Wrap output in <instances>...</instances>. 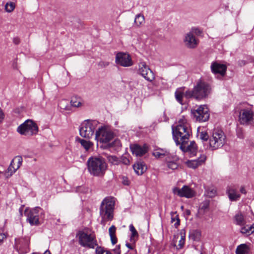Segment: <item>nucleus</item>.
<instances>
[{
  "instance_id": "obj_36",
  "label": "nucleus",
  "mask_w": 254,
  "mask_h": 254,
  "mask_svg": "<svg viewBox=\"0 0 254 254\" xmlns=\"http://www.w3.org/2000/svg\"><path fill=\"white\" fill-rule=\"evenodd\" d=\"M252 229L253 228H251V226H246L242 228L241 232L243 234L249 235L254 233Z\"/></svg>"
},
{
  "instance_id": "obj_45",
  "label": "nucleus",
  "mask_w": 254,
  "mask_h": 254,
  "mask_svg": "<svg viewBox=\"0 0 254 254\" xmlns=\"http://www.w3.org/2000/svg\"><path fill=\"white\" fill-rule=\"evenodd\" d=\"M216 190L215 189H212L210 191H208L207 195L210 197L214 196L216 193Z\"/></svg>"
},
{
  "instance_id": "obj_47",
  "label": "nucleus",
  "mask_w": 254,
  "mask_h": 254,
  "mask_svg": "<svg viewBox=\"0 0 254 254\" xmlns=\"http://www.w3.org/2000/svg\"><path fill=\"white\" fill-rule=\"evenodd\" d=\"M12 42L15 45H18L20 42V40L19 37H15L13 38Z\"/></svg>"
},
{
  "instance_id": "obj_31",
  "label": "nucleus",
  "mask_w": 254,
  "mask_h": 254,
  "mask_svg": "<svg viewBox=\"0 0 254 254\" xmlns=\"http://www.w3.org/2000/svg\"><path fill=\"white\" fill-rule=\"evenodd\" d=\"M235 221L236 224L240 226H243L246 224L244 216L241 213H239L235 215Z\"/></svg>"
},
{
  "instance_id": "obj_57",
  "label": "nucleus",
  "mask_w": 254,
  "mask_h": 254,
  "mask_svg": "<svg viewBox=\"0 0 254 254\" xmlns=\"http://www.w3.org/2000/svg\"><path fill=\"white\" fill-rule=\"evenodd\" d=\"M238 136L240 137V138H243V136L242 135H238Z\"/></svg>"
},
{
  "instance_id": "obj_38",
  "label": "nucleus",
  "mask_w": 254,
  "mask_h": 254,
  "mask_svg": "<svg viewBox=\"0 0 254 254\" xmlns=\"http://www.w3.org/2000/svg\"><path fill=\"white\" fill-rule=\"evenodd\" d=\"M199 138L203 141H207L209 138V135L205 131L200 132L198 135Z\"/></svg>"
},
{
  "instance_id": "obj_30",
  "label": "nucleus",
  "mask_w": 254,
  "mask_h": 254,
  "mask_svg": "<svg viewBox=\"0 0 254 254\" xmlns=\"http://www.w3.org/2000/svg\"><path fill=\"white\" fill-rule=\"evenodd\" d=\"M129 230L131 233L130 241L131 242L135 243L138 236V233L132 224L129 225Z\"/></svg>"
},
{
  "instance_id": "obj_42",
  "label": "nucleus",
  "mask_w": 254,
  "mask_h": 254,
  "mask_svg": "<svg viewBox=\"0 0 254 254\" xmlns=\"http://www.w3.org/2000/svg\"><path fill=\"white\" fill-rule=\"evenodd\" d=\"M120 145H121V143H120V140L119 139H115L112 143L109 144V146L112 147L114 145L119 146H120Z\"/></svg>"
},
{
  "instance_id": "obj_50",
  "label": "nucleus",
  "mask_w": 254,
  "mask_h": 254,
  "mask_svg": "<svg viewBox=\"0 0 254 254\" xmlns=\"http://www.w3.org/2000/svg\"><path fill=\"white\" fill-rule=\"evenodd\" d=\"M240 192L242 193L246 194L247 193V191L245 190V188L244 187H242L240 189Z\"/></svg>"
},
{
  "instance_id": "obj_27",
  "label": "nucleus",
  "mask_w": 254,
  "mask_h": 254,
  "mask_svg": "<svg viewBox=\"0 0 254 254\" xmlns=\"http://www.w3.org/2000/svg\"><path fill=\"white\" fill-rule=\"evenodd\" d=\"M184 88L177 89L175 93V98L177 101L181 104L183 105V98L185 97V93H184Z\"/></svg>"
},
{
  "instance_id": "obj_34",
  "label": "nucleus",
  "mask_w": 254,
  "mask_h": 254,
  "mask_svg": "<svg viewBox=\"0 0 254 254\" xmlns=\"http://www.w3.org/2000/svg\"><path fill=\"white\" fill-rule=\"evenodd\" d=\"M71 105L74 107H79L82 105V100L80 98L74 97L70 101Z\"/></svg>"
},
{
  "instance_id": "obj_10",
  "label": "nucleus",
  "mask_w": 254,
  "mask_h": 254,
  "mask_svg": "<svg viewBox=\"0 0 254 254\" xmlns=\"http://www.w3.org/2000/svg\"><path fill=\"white\" fill-rule=\"evenodd\" d=\"M114 137V132L105 127L99 128L95 133V139L102 143L109 142Z\"/></svg>"
},
{
  "instance_id": "obj_1",
  "label": "nucleus",
  "mask_w": 254,
  "mask_h": 254,
  "mask_svg": "<svg viewBox=\"0 0 254 254\" xmlns=\"http://www.w3.org/2000/svg\"><path fill=\"white\" fill-rule=\"evenodd\" d=\"M172 133L174 141L177 145H180V149L184 152H190L195 155L197 146L194 141H191L189 145L190 129L185 119H180L178 124L175 127L172 126Z\"/></svg>"
},
{
  "instance_id": "obj_37",
  "label": "nucleus",
  "mask_w": 254,
  "mask_h": 254,
  "mask_svg": "<svg viewBox=\"0 0 254 254\" xmlns=\"http://www.w3.org/2000/svg\"><path fill=\"white\" fill-rule=\"evenodd\" d=\"M15 6V4L13 2H7L5 5V9L7 12H10L14 10Z\"/></svg>"
},
{
  "instance_id": "obj_8",
  "label": "nucleus",
  "mask_w": 254,
  "mask_h": 254,
  "mask_svg": "<svg viewBox=\"0 0 254 254\" xmlns=\"http://www.w3.org/2000/svg\"><path fill=\"white\" fill-rule=\"evenodd\" d=\"M226 141V137L223 131L214 130L209 138V146L213 150L222 147Z\"/></svg>"
},
{
  "instance_id": "obj_24",
  "label": "nucleus",
  "mask_w": 254,
  "mask_h": 254,
  "mask_svg": "<svg viewBox=\"0 0 254 254\" xmlns=\"http://www.w3.org/2000/svg\"><path fill=\"white\" fill-rule=\"evenodd\" d=\"M227 193L231 201H237L239 200L241 196L240 194L237 192L236 190L232 187H229L227 189Z\"/></svg>"
},
{
  "instance_id": "obj_51",
  "label": "nucleus",
  "mask_w": 254,
  "mask_h": 254,
  "mask_svg": "<svg viewBox=\"0 0 254 254\" xmlns=\"http://www.w3.org/2000/svg\"><path fill=\"white\" fill-rule=\"evenodd\" d=\"M125 254H136V252L135 251H128Z\"/></svg>"
},
{
  "instance_id": "obj_28",
  "label": "nucleus",
  "mask_w": 254,
  "mask_h": 254,
  "mask_svg": "<svg viewBox=\"0 0 254 254\" xmlns=\"http://www.w3.org/2000/svg\"><path fill=\"white\" fill-rule=\"evenodd\" d=\"M116 228L112 225L109 229V235L111 238L112 243L114 245L117 242V238L116 237Z\"/></svg>"
},
{
  "instance_id": "obj_4",
  "label": "nucleus",
  "mask_w": 254,
  "mask_h": 254,
  "mask_svg": "<svg viewBox=\"0 0 254 254\" xmlns=\"http://www.w3.org/2000/svg\"><path fill=\"white\" fill-rule=\"evenodd\" d=\"M211 91L210 85L203 81L197 82L192 90H187L185 92V98L189 99L193 98L196 100H201L206 98Z\"/></svg>"
},
{
  "instance_id": "obj_49",
  "label": "nucleus",
  "mask_w": 254,
  "mask_h": 254,
  "mask_svg": "<svg viewBox=\"0 0 254 254\" xmlns=\"http://www.w3.org/2000/svg\"><path fill=\"white\" fill-rule=\"evenodd\" d=\"M4 115L2 111V110L0 108V124L2 123L4 119Z\"/></svg>"
},
{
  "instance_id": "obj_11",
  "label": "nucleus",
  "mask_w": 254,
  "mask_h": 254,
  "mask_svg": "<svg viewBox=\"0 0 254 254\" xmlns=\"http://www.w3.org/2000/svg\"><path fill=\"white\" fill-rule=\"evenodd\" d=\"M239 120L241 125L245 126H254V113L251 109H242L240 111Z\"/></svg>"
},
{
  "instance_id": "obj_35",
  "label": "nucleus",
  "mask_w": 254,
  "mask_h": 254,
  "mask_svg": "<svg viewBox=\"0 0 254 254\" xmlns=\"http://www.w3.org/2000/svg\"><path fill=\"white\" fill-rule=\"evenodd\" d=\"M107 159L110 163L114 165H118L120 163V159L115 156H108Z\"/></svg>"
},
{
  "instance_id": "obj_17",
  "label": "nucleus",
  "mask_w": 254,
  "mask_h": 254,
  "mask_svg": "<svg viewBox=\"0 0 254 254\" xmlns=\"http://www.w3.org/2000/svg\"><path fill=\"white\" fill-rule=\"evenodd\" d=\"M211 69L214 74H218L221 76H223L225 74L227 66L224 64L215 62L212 63Z\"/></svg>"
},
{
  "instance_id": "obj_52",
  "label": "nucleus",
  "mask_w": 254,
  "mask_h": 254,
  "mask_svg": "<svg viewBox=\"0 0 254 254\" xmlns=\"http://www.w3.org/2000/svg\"><path fill=\"white\" fill-rule=\"evenodd\" d=\"M123 183L124 185H129V183H128V181H126V180H124V182H123Z\"/></svg>"
},
{
  "instance_id": "obj_58",
  "label": "nucleus",
  "mask_w": 254,
  "mask_h": 254,
  "mask_svg": "<svg viewBox=\"0 0 254 254\" xmlns=\"http://www.w3.org/2000/svg\"><path fill=\"white\" fill-rule=\"evenodd\" d=\"M32 254H39L38 253H33Z\"/></svg>"
},
{
  "instance_id": "obj_56",
  "label": "nucleus",
  "mask_w": 254,
  "mask_h": 254,
  "mask_svg": "<svg viewBox=\"0 0 254 254\" xmlns=\"http://www.w3.org/2000/svg\"><path fill=\"white\" fill-rule=\"evenodd\" d=\"M251 227L253 228L252 230H253V231L254 233V223L252 226H251Z\"/></svg>"
},
{
  "instance_id": "obj_55",
  "label": "nucleus",
  "mask_w": 254,
  "mask_h": 254,
  "mask_svg": "<svg viewBox=\"0 0 254 254\" xmlns=\"http://www.w3.org/2000/svg\"><path fill=\"white\" fill-rule=\"evenodd\" d=\"M44 254H51V252L49 250H47L44 252Z\"/></svg>"
},
{
  "instance_id": "obj_16",
  "label": "nucleus",
  "mask_w": 254,
  "mask_h": 254,
  "mask_svg": "<svg viewBox=\"0 0 254 254\" xmlns=\"http://www.w3.org/2000/svg\"><path fill=\"white\" fill-rule=\"evenodd\" d=\"M184 42L187 48L194 49L198 45L199 40L195 37L192 32H188L185 36Z\"/></svg>"
},
{
  "instance_id": "obj_33",
  "label": "nucleus",
  "mask_w": 254,
  "mask_h": 254,
  "mask_svg": "<svg viewBox=\"0 0 254 254\" xmlns=\"http://www.w3.org/2000/svg\"><path fill=\"white\" fill-rule=\"evenodd\" d=\"M79 142L81 145L83 147L86 151H88L90 148L93 146V143L89 141L84 140L83 139H78Z\"/></svg>"
},
{
  "instance_id": "obj_9",
  "label": "nucleus",
  "mask_w": 254,
  "mask_h": 254,
  "mask_svg": "<svg viewBox=\"0 0 254 254\" xmlns=\"http://www.w3.org/2000/svg\"><path fill=\"white\" fill-rule=\"evenodd\" d=\"M97 123L95 121H85L81 125L80 135L84 138L92 137L95 131Z\"/></svg>"
},
{
  "instance_id": "obj_18",
  "label": "nucleus",
  "mask_w": 254,
  "mask_h": 254,
  "mask_svg": "<svg viewBox=\"0 0 254 254\" xmlns=\"http://www.w3.org/2000/svg\"><path fill=\"white\" fill-rule=\"evenodd\" d=\"M22 162V158L21 156H16L11 161V163L7 169L8 173L11 176L20 167Z\"/></svg>"
},
{
  "instance_id": "obj_48",
  "label": "nucleus",
  "mask_w": 254,
  "mask_h": 254,
  "mask_svg": "<svg viewBox=\"0 0 254 254\" xmlns=\"http://www.w3.org/2000/svg\"><path fill=\"white\" fill-rule=\"evenodd\" d=\"M99 64L102 67H106L109 65V63L107 62L102 61L99 63Z\"/></svg>"
},
{
  "instance_id": "obj_29",
  "label": "nucleus",
  "mask_w": 254,
  "mask_h": 254,
  "mask_svg": "<svg viewBox=\"0 0 254 254\" xmlns=\"http://www.w3.org/2000/svg\"><path fill=\"white\" fill-rule=\"evenodd\" d=\"M171 222L172 223H174V226L175 228H177L180 225V220L179 218L178 215L177 214V212H171Z\"/></svg>"
},
{
  "instance_id": "obj_53",
  "label": "nucleus",
  "mask_w": 254,
  "mask_h": 254,
  "mask_svg": "<svg viewBox=\"0 0 254 254\" xmlns=\"http://www.w3.org/2000/svg\"><path fill=\"white\" fill-rule=\"evenodd\" d=\"M186 213L188 215H190V211L189 210H187L186 211Z\"/></svg>"
},
{
  "instance_id": "obj_12",
  "label": "nucleus",
  "mask_w": 254,
  "mask_h": 254,
  "mask_svg": "<svg viewBox=\"0 0 254 254\" xmlns=\"http://www.w3.org/2000/svg\"><path fill=\"white\" fill-rule=\"evenodd\" d=\"M191 114L196 121L199 122H205L209 118V110L205 105H201L191 110Z\"/></svg>"
},
{
  "instance_id": "obj_6",
  "label": "nucleus",
  "mask_w": 254,
  "mask_h": 254,
  "mask_svg": "<svg viewBox=\"0 0 254 254\" xmlns=\"http://www.w3.org/2000/svg\"><path fill=\"white\" fill-rule=\"evenodd\" d=\"M78 238L79 244L83 247L94 249L98 246L95 236L93 234H88L83 231H79L76 234Z\"/></svg>"
},
{
  "instance_id": "obj_22",
  "label": "nucleus",
  "mask_w": 254,
  "mask_h": 254,
  "mask_svg": "<svg viewBox=\"0 0 254 254\" xmlns=\"http://www.w3.org/2000/svg\"><path fill=\"white\" fill-rule=\"evenodd\" d=\"M178 158L176 157H167L166 158V162L167 167L172 170L177 169L179 167L178 163Z\"/></svg>"
},
{
  "instance_id": "obj_15",
  "label": "nucleus",
  "mask_w": 254,
  "mask_h": 254,
  "mask_svg": "<svg viewBox=\"0 0 254 254\" xmlns=\"http://www.w3.org/2000/svg\"><path fill=\"white\" fill-rule=\"evenodd\" d=\"M173 192L180 197L186 198H191L195 195L194 190L188 186H184L182 189L175 187L173 189Z\"/></svg>"
},
{
  "instance_id": "obj_39",
  "label": "nucleus",
  "mask_w": 254,
  "mask_h": 254,
  "mask_svg": "<svg viewBox=\"0 0 254 254\" xmlns=\"http://www.w3.org/2000/svg\"><path fill=\"white\" fill-rule=\"evenodd\" d=\"M96 254H112L110 252L105 251L101 247L97 246L96 249Z\"/></svg>"
},
{
  "instance_id": "obj_21",
  "label": "nucleus",
  "mask_w": 254,
  "mask_h": 254,
  "mask_svg": "<svg viewBox=\"0 0 254 254\" xmlns=\"http://www.w3.org/2000/svg\"><path fill=\"white\" fill-rule=\"evenodd\" d=\"M131 150L133 154L141 156L147 152V148L146 146H142L135 144L131 147Z\"/></svg>"
},
{
  "instance_id": "obj_2",
  "label": "nucleus",
  "mask_w": 254,
  "mask_h": 254,
  "mask_svg": "<svg viewBox=\"0 0 254 254\" xmlns=\"http://www.w3.org/2000/svg\"><path fill=\"white\" fill-rule=\"evenodd\" d=\"M87 169L90 175L95 177H102L107 169L105 159L101 156H91L86 162Z\"/></svg>"
},
{
  "instance_id": "obj_43",
  "label": "nucleus",
  "mask_w": 254,
  "mask_h": 254,
  "mask_svg": "<svg viewBox=\"0 0 254 254\" xmlns=\"http://www.w3.org/2000/svg\"><path fill=\"white\" fill-rule=\"evenodd\" d=\"M189 32H192L193 35L195 34L197 35H199L201 33V31L198 28H192Z\"/></svg>"
},
{
  "instance_id": "obj_32",
  "label": "nucleus",
  "mask_w": 254,
  "mask_h": 254,
  "mask_svg": "<svg viewBox=\"0 0 254 254\" xmlns=\"http://www.w3.org/2000/svg\"><path fill=\"white\" fill-rule=\"evenodd\" d=\"M145 22V18L143 14L139 13L135 16L134 23L136 26L139 27Z\"/></svg>"
},
{
  "instance_id": "obj_23",
  "label": "nucleus",
  "mask_w": 254,
  "mask_h": 254,
  "mask_svg": "<svg viewBox=\"0 0 254 254\" xmlns=\"http://www.w3.org/2000/svg\"><path fill=\"white\" fill-rule=\"evenodd\" d=\"M133 167L135 173L138 175H142L147 170V167L144 163L140 161L135 163Z\"/></svg>"
},
{
  "instance_id": "obj_46",
  "label": "nucleus",
  "mask_w": 254,
  "mask_h": 254,
  "mask_svg": "<svg viewBox=\"0 0 254 254\" xmlns=\"http://www.w3.org/2000/svg\"><path fill=\"white\" fill-rule=\"evenodd\" d=\"M131 244H129V243H126V245L130 250H131L130 251H134V243H133V242H131Z\"/></svg>"
},
{
  "instance_id": "obj_44",
  "label": "nucleus",
  "mask_w": 254,
  "mask_h": 254,
  "mask_svg": "<svg viewBox=\"0 0 254 254\" xmlns=\"http://www.w3.org/2000/svg\"><path fill=\"white\" fill-rule=\"evenodd\" d=\"M6 238V235L4 233H0V245L3 243L4 240Z\"/></svg>"
},
{
  "instance_id": "obj_13",
  "label": "nucleus",
  "mask_w": 254,
  "mask_h": 254,
  "mask_svg": "<svg viewBox=\"0 0 254 254\" xmlns=\"http://www.w3.org/2000/svg\"><path fill=\"white\" fill-rule=\"evenodd\" d=\"M138 72L147 81L151 82L155 79L154 74L145 62L139 63Z\"/></svg>"
},
{
  "instance_id": "obj_40",
  "label": "nucleus",
  "mask_w": 254,
  "mask_h": 254,
  "mask_svg": "<svg viewBox=\"0 0 254 254\" xmlns=\"http://www.w3.org/2000/svg\"><path fill=\"white\" fill-rule=\"evenodd\" d=\"M120 160V162H122L125 165H129L130 161L129 159L126 156H122Z\"/></svg>"
},
{
  "instance_id": "obj_3",
  "label": "nucleus",
  "mask_w": 254,
  "mask_h": 254,
  "mask_svg": "<svg viewBox=\"0 0 254 254\" xmlns=\"http://www.w3.org/2000/svg\"><path fill=\"white\" fill-rule=\"evenodd\" d=\"M115 202L116 198L112 196L106 197L102 201L100 208L101 224L105 225L107 221L113 219Z\"/></svg>"
},
{
  "instance_id": "obj_54",
  "label": "nucleus",
  "mask_w": 254,
  "mask_h": 254,
  "mask_svg": "<svg viewBox=\"0 0 254 254\" xmlns=\"http://www.w3.org/2000/svg\"><path fill=\"white\" fill-rule=\"evenodd\" d=\"M23 206H22L20 207L19 209V212L21 214L22 213V210H23Z\"/></svg>"
},
{
  "instance_id": "obj_7",
  "label": "nucleus",
  "mask_w": 254,
  "mask_h": 254,
  "mask_svg": "<svg viewBox=\"0 0 254 254\" xmlns=\"http://www.w3.org/2000/svg\"><path fill=\"white\" fill-rule=\"evenodd\" d=\"M17 131L21 135L31 136L37 133L38 127L32 120H27L18 127Z\"/></svg>"
},
{
  "instance_id": "obj_25",
  "label": "nucleus",
  "mask_w": 254,
  "mask_h": 254,
  "mask_svg": "<svg viewBox=\"0 0 254 254\" xmlns=\"http://www.w3.org/2000/svg\"><path fill=\"white\" fill-rule=\"evenodd\" d=\"M153 155L156 158H162L165 156L166 157L169 156V153L166 150L158 148L154 150L152 153Z\"/></svg>"
},
{
  "instance_id": "obj_41",
  "label": "nucleus",
  "mask_w": 254,
  "mask_h": 254,
  "mask_svg": "<svg viewBox=\"0 0 254 254\" xmlns=\"http://www.w3.org/2000/svg\"><path fill=\"white\" fill-rule=\"evenodd\" d=\"M209 206V202L208 201H205L203 202L201 205L200 208L202 210H205L208 209Z\"/></svg>"
},
{
  "instance_id": "obj_19",
  "label": "nucleus",
  "mask_w": 254,
  "mask_h": 254,
  "mask_svg": "<svg viewBox=\"0 0 254 254\" xmlns=\"http://www.w3.org/2000/svg\"><path fill=\"white\" fill-rule=\"evenodd\" d=\"M206 158V157L205 155H202L197 159L189 160L186 162V163L189 168L196 169L199 166L201 165L203 163H204Z\"/></svg>"
},
{
  "instance_id": "obj_20",
  "label": "nucleus",
  "mask_w": 254,
  "mask_h": 254,
  "mask_svg": "<svg viewBox=\"0 0 254 254\" xmlns=\"http://www.w3.org/2000/svg\"><path fill=\"white\" fill-rule=\"evenodd\" d=\"M185 237H186V232L184 229H182L180 231L179 234L175 235L174 237V243H176L177 242V240L180 237L179 244L177 246V249H181L184 247L185 243Z\"/></svg>"
},
{
  "instance_id": "obj_14",
  "label": "nucleus",
  "mask_w": 254,
  "mask_h": 254,
  "mask_svg": "<svg viewBox=\"0 0 254 254\" xmlns=\"http://www.w3.org/2000/svg\"><path fill=\"white\" fill-rule=\"evenodd\" d=\"M116 63L124 67L130 66L133 62L129 55L125 53H118L116 56Z\"/></svg>"
},
{
  "instance_id": "obj_5",
  "label": "nucleus",
  "mask_w": 254,
  "mask_h": 254,
  "mask_svg": "<svg viewBox=\"0 0 254 254\" xmlns=\"http://www.w3.org/2000/svg\"><path fill=\"white\" fill-rule=\"evenodd\" d=\"M24 214L27 217V221L31 226H38L40 224V219L43 218L44 211L40 207L32 209L26 208Z\"/></svg>"
},
{
  "instance_id": "obj_26",
  "label": "nucleus",
  "mask_w": 254,
  "mask_h": 254,
  "mask_svg": "<svg viewBox=\"0 0 254 254\" xmlns=\"http://www.w3.org/2000/svg\"><path fill=\"white\" fill-rule=\"evenodd\" d=\"M250 249L247 244H243L238 246L236 250V254H249Z\"/></svg>"
}]
</instances>
